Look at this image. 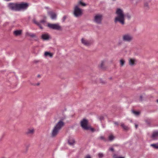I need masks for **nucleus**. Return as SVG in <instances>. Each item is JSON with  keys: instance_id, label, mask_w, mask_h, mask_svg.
<instances>
[{"instance_id": "nucleus-1", "label": "nucleus", "mask_w": 158, "mask_h": 158, "mask_svg": "<svg viewBox=\"0 0 158 158\" xmlns=\"http://www.w3.org/2000/svg\"><path fill=\"white\" fill-rule=\"evenodd\" d=\"M115 13L117 16L114 18L115 23H119L122 25H124L125 23V15L123 10L120 8H117L116 9Z\"/></svg>"}, {"instance_id": "nucleus-2", "label": "nucleus", "mask_w": 158, "mask_h": 158, "mask_svg": "<svg viewBox=\"0 0 158 158\" xmlns=\"http://www.w3.org/2000/svg\"><path fill=\"white\" fill-rule=\"evenodd\" d=\"M64 125V123L62 121L58 122L53 127L51 132V136L52 137L56 136L58 133Z\"/></svg>"}, {"instance_id": "nucleus-3", "label": "nucleus", "mask_w": 158, "mask_h": 158, "mask_svg": "<svg viewBox=\"0 0 158 158\" xmlns=\"http://www.w3.org/2000/svg\"><path fill=\"white\" fill-rule=\"evenodd\" d=\"M73 13L75 17H78L82 15V10L79 8L78 5H76L74 8Z\"/></svg>"}, {"instance_id": "nucleus-4", "label": "nucleus", "mask_w": 158, "mask_h": 158, "mask_svg": "<svg viewBox=\"0 0 158 158\" xmlns=\"http://www.w3.org/2000/svg\"><path fill=\"white\" fill-rule=\"evenodd\" d=\"M48 27L52 29L56 30H57L60 31L62 30V27L60 26L59 24H51L48 23Z\"/></svg>"}, {"instance_id": "nucleus-5", "label": "nucleus", "mask_w": 158, "mask_h": 158, "mask_svg": "<svg viewBox=\"0 0 158 158\" xmlns=\"http://www.w3.org/2000/svg\"><path fill=\"white\" fill-rule=\"evenodd\" d=\"M122 39L124 41L130 42L132 40L133 37L130 34H126L123 35Z\"/></svg>"}, {"instance_id": "nucleus-6", "label": "nucleus", "mask_w": 158, "mask_h": 158, "mask_svg": "<svg viewBox=\"0 0 158 158\" xmlns=\"http://www.w3.org/2000/svg\"><path fill=\"white\" fill-rule=\"evenodd\" d=\"M102 18V15L100 14L96 15L94 17V22L97 24H101Z\"/></svg>"}, {"instance_id": "nucleus-7", "label": "nucleus", "mask_w": 158, "mask_h": 158, "mask_svg": "<svg viewBox=\"0 0 158 158\" xmlns=\"http://www.w3.org/2000/svg\"><path fill=\"white\" fill-rule=\"evenodd\" d=\"M8 6L9 8L12 10L18 11V4L10 3L8 4Z\"/></svg>"}, {"instance_id": "nucleus-8", "label": "nucleus", "mask_w": 158, "mask_h": 158, "mask_svg": "<svg viewBox=\"0 0 158 158\" xmlns=\"http://www.w3.org/2000/svg\"><path fill=\"white\" fill-rule=\"evenodd\" d=\"M81 126L85 130H88L89 129V127L88 126V121L84 119L81 122Z\"/></svg>"}, {"instance_id": "nucleus-9", "label": "nucleus", "mask_w": 158, "mask_h": 158, "mask_svg": "<svg viewBox=\"0 0 158 158\" xmlns=\"http://www.w3.org/2000/svg\"><path fill=\"white\" fill-rule=\"evenodd\" d=\"M18 4V11L23 9H26L28 6V4L27 3H21Z\"/></svg>"}, {"instance_id": "nucleus-10", "label": "nucleus", "mask_w": 158, "mask_h": 158, "mask_svg": "<svg viewBox=\"0 0 158 158\" xmlns=\"http://www.w3.org/2000/svg\"><path fill=\"white\" fill-rule=\"evenodd\" d=\"M137 60L135 58H130L128 59V64L131 66H134L136 64Z\"/></svg>"}, {"instance_id": "nucleus-11", "label": "nucleus", "mask_w": 158, "mask_h": 158, "mask_svg": "<svg viewBox=\"0 0 158 158\" xmlns=\"http://www.w3.org/2000/svg\"><path fill=\"white\" fill-rule=\"evenodd\" d=\"M81 42L82 44L86 46H89L91 44L90 42L83 38L81 39Z\"/></svg>"}, {"instance_id": "nucleus-12", "label": "nucleus", "mask_w": 158, "mask_h": 158, "mask_svg": "<svg viewBox=\"0 0 158 158\" xmlns=\"http://www.w3.org/2000/svg\"><path fill=\"white\" fill-rule=\"evenodd\" d=\"M48 14L50 16L52 19H56V15L55 13L50 11L48 12Z\"/></svg>"}, {"instance_id": "nucleus-13", "label": "nucleus", "mask_w": 158, "mask_h": 158, "mask_svg": "<svg viewBox=\"0 0 158 158\" xmlns=\"http://www.w3.org/2000/svg\"><path fill=\"white\" fill-rule=\"evenodd\" d=\"M26 35L27 36H29L32 38H36L37 37L35 34L29 32H27L26 33Z\"/></svg>"}, {"instance_id": "nucleus-14", "label": "nucleus", "mask_w": 158, "mask_h": 158, "mask_svg": "<svg viewBox=\"0 0 158 158\" xmlns=\"http://www.w3.org/2000/svg\"><path fill=\"white\" fill-rule=\"evenodd\" d=\"M153 139H156L158 138V131H155L153 132L151 136Z\"/></svg>"}, {"instance_id": "nucleus-15", "label": "nucleus", "mask_w": 158, "mask_h": 158, "mask_svg": "<svg viewBox=\"0 0 158 158\" xmlns=\"http://www.w3.org/2000/svg\"><path fill=\"white\" fill-rule=\"evenodd\" d=\"M50 38V36L47 33L44 34L42 35L41 38L44 40H48Z\"/></svg>"}, {"instance_id": "nucleus-16", "label": "nucleus", "mask_w": 158, "mask_h": 158, "mask_svg": "<svg viewBox=\"0 0 158 158\" xmlns=\"http://www.w3.org/2000/svg\"><path fill=\"white\" fill-rule=\"evenodd\" d=\"M34 132V129L33 128L28 129L26 132V134L27 135H32Z\"/></svg>"}, {"instance_id": "nucleus-17", "label": "nucleus", "mask_w": 158, "mask_h": 158, "mask_svg": "<svg viewBox=\"0 0 158 158\" xmlns=\"http://www.w3.org/2000/svg\"><path fill=\"white\" fill-rule=\"evenodd\" d=\"M121 126L123 130L125 131H127L129 129V127L128 126L125 125L124 123H121Z\"/></svg>"}, {"instance_id": "nucleus-18", "label": "nucleus", "mask_w": 158, "mask_h": 158, "mask_svg": "<svg viewBox=\"0 0 158 158\" xmlns=\"http://www.w3.org/2000/svg\"><path fill=\"white\" fill-rule=\"evenodd\" d=\"M33 22L35 24H36V25H37V26H38L40 27V28L41 29H43V27H42L41 26V24H40V22H37L36 19H34L33 20Z\"/></svg>"}, {"instance_id": "nucleus-19", "label": "nucleus", "mask_w": 158, "mask_h": 158, "mask_svg": "<svg viewBox=\"0 0 158 158\" xmlns=\"http://www.w3.org/2000/svg\"><path fill=\"white\" fill-rule=\"evenodd\" d=\"M14 33L16 36L20 35L22 33V31L21 30H16L14 31Z\"/></svg>"}, {"instance_id": "nucleus-20", "label": "nucleus", "mask_w": 158, "mask_h": 158, "mask_svg": "<svg viewBox=\"0 0 158 158\" xmlns=\"http://www.w3.org/2000/svg\"><path fill=\"white\" fill-rule=\"evenodd\" d=\"M68 143L70 145H73L75 143V140L73 138H70L68 140Z\"/></svg>"}, {"instance_id": "nucleus-21", "label": "nucleus", "mask_w": 158, "mask_h": 158, "mask_svg": "<svg viewBox=\"0 0 158 158\" xmlns=\"http://www.w3.org/2000/svg\"><path fill=\"white\" fill-rule=\"evenodd\" d=\"M44 56L46 57L48 56L50 57H52L53 56V54L50 52H46L44 53Z\"/></svg>"}, {"instance_id": "nucleus-22", "label": "nucleus", "mask_w": 158, "mask_h": 158, "mask_svg": "<svg viewBox=\"0 0 158 158\" xmlns=\"http://www.w3.org/2000/svg\"><path fill=\"white\" fill-rule=\"evenodd\" d=\"M119 62H120V66L121 67H122L124 64L125 63V61L124 59H121L119 61Z\"/></svg>"}, {"instance_id": "nucleus-23", "label": "nucleus", "mask_w": 158, "mask_h": 158, "mask_svg": "<svg viewBox=\"0 0 158 158\" xmlns=\"http://www.w3.org/2000/svg\"><path fill=\"white\" fill-rule=\"evenodd\" d=\"M105 62V60H102L101 61V64L99 65V67L101 68H104V65Z\"/></svg>"}, {"instance_id": "nucleus-24", "label": "nucleus", "mask_w": 158, "mask_h": 158, "mask_svg": "<svg viewBox=\"0 0 158 158\" xmlns=\"http://www.w3.org/2000/svg\"><path fill=\"white\" fill-rule=\"evenodd\" d=\"M80 5H81L83 6H85L86 5V4L82 2L81 1H80L77 5H78L79 6Z\"/></svg>"}, {"instance_id": "nucleus-25", "label": "nucleus", "mask_w": 158, "mask_h": 158, "mask_svg": "<svg viewBox=\"0 0 158 158\" xmlns=\"http://www.w3.org/2000/svg\"><path fill=\"white\" fill-rule=\"evenodd\" d=\"M152 146L154 148L158 149V143L157 144H151Z\"/></svg>"}, {"instance_id": "nucleus-26", "label": "nucleus", "mask_w": 158, "mask_h": 158, "mask_svg": "<svg viewBox=\"0 0 158 158\" xmlns=\"http://www.w3.org/2000/svg\"><path fill=\"white\" fill-rule=\"evenodd\" d=\"M114 139V136L112 135H110L109 136V139L110 141Z\"/></svg>"}, {"instance_id": "nucleus-27", "label": "nucleus", "mask_w": 158, "mask_h": 158, "mask_svg": "<svg viewBox=\"0 0 158 158\" xmlns=\"http://www.w3.org/2000/svg\"><path fill=\"white\" fill-rule=\"evenodd\" d=\"M132 113L136 115H138L139 114V113L138 111H135L134 110L132 111Z\"/></svg>"}, {"instance_id": "nucleus-28", "label": "nucleus", "mask_w": 158, "mask_h": 158, "mask_svg": "<svg viewBox=\"0 0 158 158\" xmlns=\"http://www.w3.org/2000/svg\"><path fill=\"white\" fill-rule=\"evenodd\" d=\"M103 154L102 153H99L98 154V156L99 158H102L103 157Z\"/></svg>"}, {"instance_id": "nucleus-29", "label": "nucleus", "mask_w": 158, "mask_h": 158, "mask_svg": "<svg viewBox=\"0 0 158 158\" xmlns=\"http://www.w3.org/2000/svg\"><path fill=\"white\" fill-rule=\"evenodd\" d=\"M126 16L128 19H130L131 18V16L129 14H127L126 15Z\"/></svg>"}, {"instance_id": "nucleus-30", "label": "nucleus", "mask_w": 158, "mask_h": 158, "mask_svg": "<svg viewBox=\"0 0 158 158\" xmlns=\"http://www.w3.org/2000/svg\"><path fill=\"white\" fill-rule=\"evenodd\" d=\"M67 18V16H64L63 17V18L62 19V21L63 22H64L66 18Z\"/></svg>"}, {"instance_id": "nucleus-31", "label": "nucleus", "mask_w": 158, "mask_h": 158, "mask_svg": "<svg viewBox=\"0 0 158 158\" xmlns=\"http://www.w3.org/2000/svg\"><path fill=\"white\" fill-rule=\"evenodd\" d=\"M113 157L114 158H124V157H116L115 155H114Z\"/></svg>"}, {"instance_id": "nucleus-32", "label": "nucleus", "mask_w": 158, "mask_h": 158, "mask_svg": "<svg viewBox=\"0 0 158 158\" xmlns=\"http://www.w3.org/2000/svg\"><path fill=\"white\" fill-rule=\"evenodd\" d=\"M109 150L110 151H114V148H109Z\"/></svg>"}, {"instance_id": "nucleus-33", "label": "nucleus", "mask_w": 158, "mask_h": 158, "mask_svg": "<svg viewBox=\"0 0 158 158\" xmlns=\"http://www.w3.org/2000/svg\"><path fill=\"white\" fill-rule=\"evenodd\" d=\"M85 158H91L90 156L89 155H87Z\"/></svg>"}, {"instance_id": "nucleus-34", "label": "nucleus", "mask_w": 158, "mask_h": 158, "mask_svg": "<svg viewBox=\"0 0 158 158\" xmlns=\"http://www.w3.org/2000/svg\"><path fill=\"white\" fill-rule=\"evenodd\" d=\"M114 124L117 126H118V123L117 122H115L114 123Z\"/></svg>"}, {"instance_id": "nucleus-35", "label": "nucleus", "mask_w": 158, "mask_h": 158, "mask_svg": "<svg viewBox=\"0 0 158 158\" xmlns=\"http://www.w3.org/2000/svg\"><path fill=\"white\" fill-rule=\"evenodd\" d=\"M90 129L92 131H94V129L93 128H90Z\"/></svg>"}, {"instance_id": "nucleus-36", "label": "nucleus", "mask_w": 158, "mask_h": 158, "mask_svg": "<svg viewBox=\"0 0 158 158\" xmlns=\"http://www.w3.org/2000/svg\"><path fill=\"white\" fill-rule=\"evenodd\" d=\"M100 139H104V137L103 136H101L100 137Z\"/></svg>"}, {"instance_id": "nucleus-37", "label": "nucleus", "mask_w": 158, "mask_h": 158, "mask_svg": "<svg viewBox=\"0 0 158 158\" xmlns=\"http://www.w3.org/2000/svg\"><path fill=\"white\" fill-rule=\"evenodd\" d=\"M135 128H137V127H138V125H136V124H135Z\"/></svg>"}, {"instance_id": "nucleus-38", "label": "nucleus", "mask_w": 158, "mask_h": 158, "mask_svg": "<svg viewBox=\"0 0 158 158\" xmlns=\"http://www.w3.org/2000/svg\"><path fill=\"white\" fill-rule=\"evenodd\" d=\"M36 85H39V83H38L37 84H36Z\"/></svg>"}, {"instance_id": "nucleus-39", "label": "nucleus", "mask_w": 158, "mask_h": 158, "mask_svg": "<svg viewBox=\"0 0 158 158\" xmlns=\"http://www.w3.org/2000/svg\"><path fill=\"white\" fill-rule=\"evenodd\" d=\"M157 102L158 103V100H157Z\"/></svg>"}, {"instance_id": "nucleus-40", "label": "nucleus", "mask_w": 158, "mask_h": 158, "mask_svg": "<svg viewBox=\"0 0 158 158\" xmlns=\"http://www.w3.org/2000/svg\"><path fill=\"white\" fill-rule=\"evenodd\" d=\"M41 22H43V21H41Z\"/></svg>"}, {"instance_id": "nucleus-41", "label": "nucleus", "mask_w": 158, "mask_h": 158, "mask_svg": "<svg viewBox=\"0 0 158 158\" xmlns=\"http://www.w3.org/2000/svg\"><path fill=\"white\" fill-rule=\"evenodd\" d=\"M140 98H142V97L141 96H140Z\"/></svg>"}, {"instance_id": "nucleus-42", "label": "nucleus", "mask_w": 158, "mask_h": 158, "mask_svg": "<svg viewBox=\"0 0 158 158\" xmlns=\"http://www.w3.org/2000/svg\"><path fill=\"white\" fill-rule=\"evenodd\" d=\"M112 0L113 1H116V0Z\"/></svg>"}]
</instances>
